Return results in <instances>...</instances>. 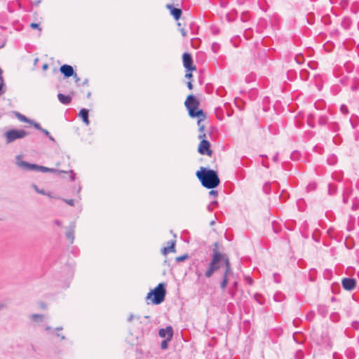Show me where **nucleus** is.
Masks as SVG:
<instances>
[{"mask_svg": "<svg viewBox=\"0 0 359 359\" xmlns=\"http://www.w3.org/2000/svg\"><path fill=\"white\" fill-rule=\"evenodd\" d=\"M166 294L165 285L163 283H159L154 289L151 290L147 295V299H151L155 305L160 304L165 300Z\"/></svg>", "mask_w": 359, "mask_h": 359, "instance_id": "obj_3", "label": "nucleus"}, {"mask_svg": "<svg viewBox=\"0 0 359 359\" xmlns=\"http://www.w3.org/2000/svg\"><path fill=\"white\" fill-rule=\"evenodd\" d=\"M183 65L188 72L196 70V66L193 65L191 55L189 53H184L182 55Z\"/></svg>", "mask_w": 359, "mask_h": 359, "instance_id": "obj_7", "label": "nucleus"}, {"mask_svg": "<svg viewBox=\"0 0 359 359\" xmlns=\"http://www.w3.org/2000/svg\"><path fill=\"white\" fill-rule=\"evenodd\" d=\"M71 172V180L74 181L75 180V173L72 170H70Z\"/></svg>", "mask_w": 359, "mask_h": 359, "instance_id": "obj_50", "label": "nucleus"}, {"mask_svg": "<svg viewBox=\"0 0 359 359\" xmlns=\"http://www.w3.org/2000/svg\"><path fill=\"white\" fill-rule=\"evenodd\" d=\"M158 334L162 338L172 339L173 336V330L171 326H167L165 328H161L159 330Z\"/></svg>", "mask_w": 359, "mask_h": 359, "instance_id": "obj_11", "label": "nucleus"}, {"mask_svg": "<svg viewBox=\"0 0 359 359\" xmlns=\"http://www.w3.org/2000/svg\"><path fill=\"white\" fill-rule=\"evenodd\" d=\"M41 0H32V2L34 5H37L41 2Z\"/></svg>", "mask_w": 359, "mask_h": 359, "instance_id": "obj_52", "label": "nucleus"}, {"mask_svg": "<svg viewBox=\"0 0 359 359\" xmlns=\"http://www.w3.org/2000/svg\"><path fill=\"white\" fill-rule=\"evenodd\" d=\"M57 336L60 337L62 340H64L65 339V337L63 335H60V334H57Z\"/></svg>", "mask_w": 359, "mask_h": 359, "instance_id": "obj_60", "label": "nucleus"}, {"mask_svg": "<svg viewBox=\"0 0 359 359\" xmlns=\"http://www.w3.org/2000/svg\"><path fill=\"white\" fill-rule=\"evenodd\" d=\"M28 135L25 130L11 129L4 133L6 144H10L16 140L24 138Z\"/></svg>", "mask_w": 359, "mask_h": 359, "instance_id": "obj_4", "label": "nucleus"}, {"mask_svg": "<svg viewBox=\"0 0 359 359\" xmlns=\"http://www.w3.org/2000/svg\"><path fill=\"white\" fill-rule=\"evenodd\" d=\"M340 316L338 313H332L330 314V319L333 322H338L339 320Z\"/></svg>", "mask_w": 359, "mask_h": 359, "instance_id": "obj_25", "label": "nucleus"}, {"mask_svg": "<svg viewBox=\"0 0 359 359\" xmlns=\"http://www.w3.org/2000/svg\"><path fill=\"white\" fill-rule=\"evenodd\" d=\"M198 152L201 155L211 156L212 151L210 149V143L207 140H202L198 147Z\"/></svg>", "mask_w": 359, "mask_h": 359, "instance_id": "obj_6", "label": "nucleus"}, {"mask_svg": "<svg viewBox=\"0 0 359 359\" xmlns=\"http://www.w3.org/2000/svg\"><path fill=\"white\" fill-rule=\"evenodd\" d=\"M79 116L82 118V121L86 126L89 125L90 121L88 119V110L87 109H81L79 113Z\"/></svg>", "mask_w": 359, "mask_h": 359, "instance_id": "obj_17", "label": "nucleus"}, {"mask_svg": "<svg viewBox=\"0 0 359 359\" xmlns=\"http://www.w3.org/2000/svg\"><path fill=\"white\" fill-rule=\"evenodd\" d=\"M170 11V14L173 16L175 20H178L182 15V10L180 8H175L172 5L168 4L166 6Z\"/></svg>", "mask_w": 359, "mask_h": 359, "instance_id": "obj_13", "label": "nucleus"}, {"mask_svg": "<svg viewBox=\"0 0 359 359\" xmlns=\"http://www.w3.org/2000/svg\"><path fill=\"white\" fill-rule=\"evenodd\" d=\"M172 339H169V338H167V339H163L162 341H161V348L163 350L166 349L168 346V342L170 341H171Z\"/></svg>", "mask_w": 359, "mask_h": 359, "instance_id": "obj_24", "label": "nucleus"}, {"mask_svg": "<svg viewBox=\"0 0 359 359\" xmlns=\"http://www.w3.org/2000/svg\"><path fill=\"white\" fill-rule=\"evenodd\" d=\"M263 191L265 194H269L271 191V184L266 182L263 186Z\"/></svg>", "mask_w": 359, "mask_h": 359, "instance_id": "obj_27", "label": "nucleus"}, {"mask_svg": "<svg viewBox=\"0 0 359 359\" xmlns=\"http://www.w3.org/2000/svg\"><path fill=\"white\" fill-rule=\"evenodd\" d=\"M54 223H55L56 225H57V226H61V224H62L61 222H60V220H58V219H55V220L54 221Z\"/></svg>", "mask_w": 359, "mask_h": 359, "instance_id": "obj_54", "label": "nucleus"}, {"mask_svg": "<svg viewBox=\"0 0 359 359\" xmlns=\"http://www.w3.org/2000/svg\"><path fill=\"white\" fill-rule=\"evenodd\" d=\"M343 201H344V203H347V198H346L345 196H344Z\"/></svg>", "mask_w": 359, "mask_h": 359, "instance_id": "obj_62", "label": "nucleus"}, {"mask_svg": "<svg viewBox=\"0 0 359 359\" xmlns=\"http://www.w3.org/2000/svg\"><path fill=\"white\" fill-rule=\"evenodd\" d=\"M339 4L341 8L346 9L348 8V6L349 5V1L348 0H340Z\"/></svg>", "mask_w": 359, "mask_h": 359, "instance_id": "obj_26", "label": "nucleus"}, {"mask_svg": "<svg viewBox=\"0 0 359 359\" xmlns=\"http://www.w3.org/2000/svg\"><path fill=\"white\" fill-rule=\"evenodd\" d=\"M207 209L209 212H212V205L211 204H209L208 206H207Z\"/></svg>", "mask_w": 359, "mask_h": 359, "instance_id": "obj_55", "label": "nucleus"}, {"mask_svg": "<svg viewBox=\"0 0 359 359\" xmlns=\"http://www.w3.org/2000/svg\"><path fill=\"white\" fill-rule=\"evenodd\" d=\"M209 194L210 196H213L215 197L217 196L218 195V192L217 191H215V190H211L210 192H209Z\"/></svg>", "mask_w": 359, "mask_h": 359, "instance_id": "obj_42", "label": "nucleus"}, {"mask_svg": "<svg viewBox=\"0 0 359 359\" xmlns=\"http://www.w3.org/2000/svg\"><path fill=\"white\" fill-rule=\"evenodd\" d=\"M88 79H86V80H85V81H83V86L88 85Z\"/></svg>", "mask_w": 359, "mask_h": 359, "instance_id": "obj_61", "label": "nucleus"}, {"mask_svg": "<svg viewBox=\"0 0 359 359\" xmlns=\"http://www.w3.org/2000/svg\"><path fill=\"white\" fill-rule=\"evenodd\" d=\"M180 32H181V34H182L183 37H186L187 36V32H186L184 28H181L180 29Z\"/></svg>", "mask_w": 359, "mask_h": 359, "instance_id": "obj_43", "label": "nucleus"}, {"mask_svg": "<svg viewBox=\"0 0 359 359\" xmlns=\"http://www.w3.org/2000/svg\"><path fill=\"white\" fill-rule=\"evenodd\" d=\"M353 327L355 328V329H358V327H359V323L358 322H353Z\"/></svg>", "mask_w": 359, "mask_h": 359, "instance_id": "obj_49", "label": "nucleus"}, {"mask_svg": "<svg viewBox=\"0 0 359 359\" xmlns=\"http://www.w3.org/2000/svg\"><path fill=\"white\" fill-rule=\"evenodd\" d=\"M189 114L192 118H198L197 123L198 126H200L201 121H203L205 118V114L203 112V111L202 109H198V107L196 108V109L189 110Z\"/></svg>", "mask_w": 359, "mask_h": 359, "instance_id": "obj_10", "label": "nucleus"}, {"mask_svg": "<svg viewBox=\"0 0 359 359\" xmlns=\"http://www.w3.org/2000/svg\"><path fill=\"white\" fill-rule=\"evenodd\" d=\"M135 318V316L133 314H130L129 317L128 318V321L131 322L132 320Z\"/></svg>", "mask_w": 359, "mask_h": 359, "instance_id": "obj_53", "label": "nucleus"}, {"mask_svg": "<svg viewBox=\"0 0 359 359\" xmlns=\"http://www.w3.org/2000/svg\"><path fill=\"white\" fill-rule=\"evenodd\" d=\"M340 110L344 114H348V107L347 106H346L345 104H342L340 107Z\"/></svg>", "mask_w": 359, "mask_h": 359, "instance_id": "obj_35", "label": "nucleus"}, {"mask_svg": "<svg viewBox=\"0 0 359 359\" xmlns=\"http://www.w3.org/2000/svg\"><path fill=\"white\" fill-rule=\"evenodd\" d=\"M60 72L64 75L65 78L72 76L74 73V70L71 65H63L60 68Z\"/></svg>", "mask_w": 359, "mask_h": 359, "instance_id": "obj_12", "label": "nucleus"}, {"mask_svg": "<svg viewBox=\"0 0 359 359\" xmlns=\"http://www.w3.org/2000/svg\"><path fill=\"white\" fill-rule=\"evenodd\" d=\"M57 98L59 101L65 105H68L71 103L72 97L71 95H66L62 93H58L57 94Z\"/></svg>", "mask_w": 359, "mask_h": 359, "instance_id": "obj_15", "label": "nucleus"}, {"mask_svg": "<svg viewBox=\"0 0 359 359\" xmlns=\"http://www.w3.org/2000/svg\"><path fill=\"white\" fill-rule=\"evenodd\" d=\"M236 292V290L233 289V287H230L228 290V293L231 296V298H233L235 297Z\"/></svg>", "mask_w": 359, "mask_h": 359, "instance_id": "obj_36", "label": "nucleus"}, {"mask_svg": "<svg viewBox=\"0 0 359 359\" xmlns=\"http://www.w3.org/2000/svg\"><path fill=\"white\" fill-rule=\"evenodd\" d=\"M18 165L24 168V169H26V170H38V166L39 165H36V164H34V163H29L26 161H20V162H18Z\"/></svg>", "mask_w": 359, "mask_h": 359, "instance_id": "obj_14", "label": "nucleus"}, {"mask_svg": "<svg viewBox=\"0 0 359 359\" xmlns=\"http://www.w3.org/2000/svg\"><path fill=\"white\" fill-rule=\"evenodd\" d=\"M278 159V152H276V154L273 157V161L274 162H277Z\"/></svg>", "mask_w": 359, "mask_h": 359, "instance_id": "obj_46", "label": "nucleus"}, {"mask_svg": "<svg viewBox=\"0 0 359 359\" xmlns=\"http://www.w3.org/2000/svg\"><path fill=\"white\" fill-rule=\"evenodd\" d=\"M30 27L32 29H38L39 31H41V28L40 27V26L38 23L32 22V23H31Z\"/></svg>", "mask_w": 359, "mask_h": 359, "instance_id": "obj_38", "label": "nucleus"}, {"mask_svg": "<svg viewBox=\"0 0 359 359\" xmlns=\"http://www.w3.org/2000/svg\"><path fill=\"white\" fill-rule=\"evenodd\" d=\"M222 267H224V270L220 283V287L222 290H224L229 282V277L233 273L232 269L228 256L219 252L215 248L213 250L210 267L205 271V276L208 278H210L215 271Z\"/></svg>", "mask_w": 359, "mask_h": 359, "instance_id": "obj_1", "label": "nucleus"}, {"mask_svg": "<svg viewBox=\"0 0 359 359\" xmlns=\"http://www.w3.org/2000/svg\"><path fill=\"white\" fill-rule=\"evenodd\" d=\"M327 123V118L325 116H320L318 119V124L325 126Z\"/></svg>", "mask_w": 359, "mask_h": 359, "instance_id": "obj_28", "label": "nucleus"}, {"mask_svg": "<svg viewBox=\"0 0 359 359\" xmlns=\"http://www.w3.org/2000/svg\"><path fill=\"white\" fill-rule=\"evenodd\" d=\"M74 228L75 224H71V226H69V229L66 233V237L70 241L71 243H73L74 240Z\"/></svg>", "mask_w": 359, "mask_h": 359, "instance_id": "obj_19", "label": "nucleus"}, {"mask_svg": "<svg viewBox=\"0 0 359 359\" xmlns=\"http://www.w3.org/2000/svg\"><path fill=\"white\" fill-rule=\"evenodd\" d=\"M184 104H185L187 109H188V111H189L191 109H196V108L198 107V106L199 104V102L197 99H196L194 95H189L187 97V98L184 102Z\"/></svg>", "mask_w": 359, "mask_h": 359, "instance_id": "obj_8", "label": "nucleus"}, {"mask_svg": "<svg viewBox=\"0 0 359 359\" xmlns=\"http://www.w3.org/2000/svg\"><path fill=\"white\" fill-rule=\"evenodd\" d=\"M41 133H43L47 137L49 136V135H50V133L46 129H44V128H43V130H41Z\"/></svg>", "mask_w": 359, "mask_h": 359, "instance_id": "obj_47", "label": "nucleus"}, {"mask_svg": "<svg viewBox=\"0 0 359 359\" xmlns=\"http://www.w3.org/2000/svg\"><path fill=\"white\" fill-rule=\"evenodd\" d=\"M37 171L48 172V168L43 165H39Z\"/></svg>", "mask_w": 359, "mask_h": 359, "instance_id": "obj_37", "label": "nucleus"}, {"mask_svg": "<svg viewBox=\"0 0 359 359\" xmlns=\"http://www.w3.org/2000/svg\"><path fill=\"white\" fill-rule=\"evenodd\" d=\"M175 243H176L175 241H169L168 242L169 245L168 247H164L162 249V250H161L162 253L165 255L170 252H175Z\"/></svg>", "mask_w": 359, "mask_h": 359, "instance_id": "obj_16", "label": "nucleus"}, {"mask_svg": "<svg viewBox=\"0 0 359 359\" xmlns=\"http://www.w3.org/2000/svg\"><path fill=\"white\" fill-rule=\"evenodd\" d=\"M34 189H35V190H36L38 193L41 194H45L44 191H43V190L39 189L36 185H34Z\"/></svg>", "mask_w": 359, "mask_h": 359, "instance_id": "obj_45", "label": "nucleus"}, {"mask_svg": "<svg viewBox=\"0 0 359 359\" xmlns=\"http://www.w3.org/2000/svg\"><path fill=\"white\" fill-rule=\"evenodd\" d=\"M48 139H49L50 141H52L53 142H55V139L53 137V136H52V135H50V134L49 135V136H48Z\"/></svg>", "mask_w": 359, "mask_h": 359, "instance_id": "obj_56", "label": "nucleus"}, {"mask_svg": "<svg viewBox=\"0 0 359 359\" xmlns=\"http://www.w3.org/2000/svg\"><path fill=\"white\" fill-rule=\"evenodd\" d=\"M210 262L207 258L199 262L196 266L195 273L200 278L203 276V272L205 273L207 269L210 267Z\"/></svg>", "mask_w": 359, "mask_h": 359, "instance_id": "obj_5", "label": "nucleus"}, {"mask_svg": "<svg viewBox=\"0 0 359 359\" xmlns=\"http://www.w3.org/2000/svg\"><path fill=\"white\" fill-rule=\"evenodd\" d=\"M211 205H217L218 204V202L217 201H213L210 203Z\"/></svg>", "mask_w": 359, "mask_h": 359, "instance_id": "obj_59", "label": "nucleus"}, {"mask_svg": "<svg viewBox=\"0 0 359 359\" xmlns=\"http://www.w3.org/2000/svg\"><path fill=\"white\" fill-rule=\"evenodd\" d=\"M274 282L279 283L281 281L280 276L278 273H273V275Z\"/></svg>", "mask_w": 359, "mask_h": 359, "instance_id": "obj_34", "label": "nucleus"}, {"mask_svg": "<svg viewBox=\"0 0 359 359\" xmlns=\"http://www.w3.org/2000/svg\"><path fill=\"white\" fill-rule=\"evenodd\" d=\"M2 74H3V71L0 68V95L5 93V90H3V86H4V79H3Z\"/></svg>", "mask_w": 359, "mask_h": 359, "instance_id": "obj_23", "label": "nucleus"}, {"mask_svg": "<svg viewBox=\"0 0 359 359\" xmlns=\"http://www.w3.org/2000/svg\"><path fill=\"white\" fill-rule=\"evenodd\" d=\"M43 318V316L40 314H33L32 316V319L34 321L42 320Z\"/></svg>", "mask_w": 359, "mask_h": 359, "instance_id": "obj_31", "label": "nucleus"}, {"mask_svg": "<svg viewBox=\"0 0 359 359\" xmlns=\"http://www.w3.org/2000/svg\"><path fill=\"white\" fill-rule=\"evenodd\" d=\"M42 68L43 70H46L48 68V64H44Z\"/></svg>", "mask_w": 359, "mask_h": 359, "instance_id": "obj_58", "label": "nucleus"}, {"mask_svg": "<svg viewBox=\"0 0 359 359\" xmlns=\"http://www.w3.org/2000/svg\"><path fill=\"white\" fill-rule=\"evenodd\" d=\"M199 126V135L198 138L202 140H206V134L205 133V126L203 125L198 126Z\"/></svg>", "mask_w": 359, "mask_h": 359, "instance_id": "obj_21", "label": "nucleus"}, {"mask_svg": "<svg viewBox=\"0 0 359 359\" xmlns=\"http://www.w3.org/2000/svg\"><path fill=\"white\" fill-rule=\"evenodd\" d=\"M341 285L344 290L351 291L356 287V280L352 278H344L341 280Z\"/></svg>", "mask_w": 359, "mask_h": 359, "instance_id": "obj_9", "label": "nucleus"}, {"mask_svg": "<svg viewBox=\"0 0 359 359\" xmlns=\"http://www.w3.org/2000/svg\"><path fill=\"white\" fill-rule=\"evenodd\" d=\"M314 317L315 312L311 311L306 314V318L309 321H312L314 319Z\"/></svg>", "mask_w": 359, "mask_h": 359, "instance_id": "obj_29", "label": "nucleus"}, {"mask_svg": "<svg viewBox=\"0 0 359 359\" xmlns=\"http://www.w3.org/2000/svg\"><path fill=\"white\" fill-rule=\"evenodd\" d=\"M56 330H62V327H58L56 328Z\"/></svg>", "mask_w": 359, "mask_h": 359, "instance_id": "obj_64", "label": "nucleus"}, {"mask_svg": "<svg viewBox=\"0 0 359 359\" xmlns=\"http://www.w3.org/2000/svg\"><path fill=\"white\" fill-rule=\"evenodd\" d=\"M14 114L15 115V116L22 122H24V123H32V121H31L30 119H29L28 118H27L25 116H24L23 114L18 112V111H14Z\"/></svg>", "mask_w": 359, "mask_h": 359, "instance_id": "obj_20", "label": "nucleus"}, {"mask_svg": "<svg viewBox=\"0 0 359 359\" xmlns=\"http://www.w3.org/2000/svg\"><path fill=\"white\" fill-rule=\"evenodd\" d=\"M196 176L201 184L207 189L217 187L220 180L216 171L201 167V170L196 172Z\"/></svg>", "mask_w": 359, "mask_h": 359, "instance_id": "obj_2", "label": "nucleus"}, {"mask_svg": "<svg viewBox=\"0 0 359 359\" xmlns=\"http://www.w3.org/2000/svg\"><path fill=\"white\" fill-rule=\"evenodd\" d=\"M220 48V46L218 43L214 42L212 44V50L214 53H217L219 51V49Z\"/></svg>", "mask_w": 359, "mask_h": 359, "instance_id": "obj_32", "label": "nucleus"}, {"mask_svg": "<svg viewBox=\"0 0 359 359\" xmlns=\"http://www.w3.org/2000/svg\"><path fill=\"white\" fill-rule=\"evenodd\" d=\"M65 201L69 205L73 206L74 205V201L73 199H67Z\"/></svg>", "mask_w": 359, "mask_h": 359, "instance_id": "obj_40", "label": "nucleus"}, {"mask_svg": "<svg viewBox=\"0 0 359 359\" xmlns=\"http://www.w3.org/2000/svg\"><path fill=\"white\" fill-rule=\"evenodd\" d=\"M318 313L323 318H325L328 313V306L325 304H320L318 306Z\"/></svg>", "mask_w": 359, "mask_h": 359, "instance_id": "obj_18", "label": "nucleus"}, {"mask_svg": "<svg viewBox=\"0 0 359 359\" xmlns=\"http://www.w3.org/2000/svg\"><path fill=\"white\" fill-rule=\"evenodd\" d=\"M241 20H242V21H243V22H245V21H246L247 20L245 18V17L242 16V17H241Z\"/></svg>", "mask_w": 359, "mask_h": 359, "instance_id": "obj_63", "label": "nucleus"}, {"mask_svg": "<svg viewBox=\"0 0 359 359\" xmlns=\"http://www.w3.org/2000/svg\"><path fill=\"white\" fill-rule=\"evenodd\" d=\"M187 87L189 90H191L193 89V85H192V83L191 81H188L187 82Z\"/></svg>", "mask_w": 359, "mask_h": 359, "instance_id": "obj_48", "label": "nucleus"}, {"mask_svg": "<svg viewBox=\"0 0 359 359\" xmlns=\"http://www.w3.org/2000/svg\"><path fill=\"white\" fill-rule=\"evenodd\" d=\"M48 172H59V170H56V169H54V168H48ZM62 171H60V172H62Z\"/></svg>", "mask_w": 359, "mask_h": 359, "instance_id": "obj_44", "label": "nucleus"}, {"mask_svg": "<svg viewBox=\"0 0 359 359\" xmlns=\"http://www.w3.org/2000/svg\"><path fill=\"white\" fill-rule=\"evenodd\" d=\"M237 285H238L237 281H235V282L233 283V286H232L231 287H233V289L236 290V288H237Z\"/></svg>", "mask_w": 359, "mask_h": 359, "instance_id": "obj_57", "label": "nucleus"}, {"mask_svg": "<svg viewBox=\"0 0 359 359\" xmlns=\"http://www.w3.org/2000/svg\"><path fill=\"white\" fill-rule=\"evenodd\" d=\"M192 76H192V74H191V72L187 73V74H185V77H186V78H187V79H190L191 78H192Z\"/></svg>", "mask_w": 359, "mask_h": 359, "instance_id": "obj_51", "label": "nucleus"}, {"mask_svg": "<svg viewBox=\"0 0 359 359\" xmlns=\"http://www.w3.org/2000/svg\"><path fill=\"white\" fill-rule=\"evenodd\" d=\"M351 209L353 210H357L359 209V201L356 199H355L353 201V204H352V206H351Z\"/></svg>", "mask_w": 359, "mask_h": 359, "instance_id": "obj_33", "label": "nucleus"}, {"mask_svg": "<svg viewBox=\"0 0 359 359\" xmlns=\"http://www.w3.org/2000/svg\"><path fill=\"white\" fill-rule=\"evenodd\" d=\"M72 76H74V79H75V82H76V83L78 86H79V81H80V79H79V77L78 76V75H77L76 73H74V75H73Z\"/></svg>", "mask_w": 359, "mask_h": 359, "instance_id": "obj_41", "label": "nucleus"}, {"mask_svg": "<svg viewBox=\"0 0 359 359\" xmlns=\"http://www.w3.org/2000/svg\"><path fill=\"white\" fill-rule=\"evenodd\" d=\"M188 257H189V255L187 254H184L182 256H179V257H176L175 261L177 262H181L184 261Z\"/></svg>", "mask_w": 359, "mask_h": 359, "instance_id": "obj_30", "label": "nucleus"}, {"mask_svg": "<svg viewBox=\"0 0 359 359\" xmlns=\"http://www.w3.org/2000/svg\"><path fill=\"white\" fill-rule=\"evenodd\" d=\"M32 124L34 126V127L36 129H37V130H40L41 132V130H43V128H41V126H40V124H39V123H34V122L32 121Z\"/></svg>", "mask_w": 359, "mask_h": 359, "instance_id": "obj_39", "label": "nucleus"}, {"mask_svg": "<svg viewBox=\"0 0 359 359\" xmlns=\"http://www.w3.org/2000/svg\"><path fill=\"white\" fill-rule=\"evenodd\" d=\"M345 355L348 359H354L355 357V351L351 348H348L346 350Z\"/></svg>", "mask_w": 359, "mask_h": 359, "instance_id": "obj_22", "label": "nucleus"}]
</instances>
